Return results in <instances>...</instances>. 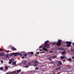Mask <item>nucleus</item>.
Returning a JSON list of instances; mask_svg holds the SVG:
<instances>
[{
    "label": "nucleus",
    "instance_id": "dca6fc26",
    "mask_svg": "<svg viewBox=\"0 0 74 74\" xmlns=\"http://www.w3.org/2000/svg\"><path fill=\"white\" fill-rule=\"evenodd\" d=\"M49 42V40H47V41H46L45 42L44 44H47V43H48Z\"/></svg>",
    "mask_w": 74,
    "mask_h": 74
},
{
    "label": "nucleus",
    "instance_id": "393cba45",
    "mask_svg": "<svg viewBox=\"0 0 74 74\" xmlns=\"http://www.w3.org/2000/svg\"><path fill=\"white\" fill-rule=\"evenodd\" d=\"M60 67H59V68H56V70H60Z\"/></svg>",
    "mask_w": 74,
    "mask_h": 74
},
{
    "label": "nucleus",
    "instance_id": "f8f14e48",
    "mask_svg": "<svg viewBox=\"0 0 74 74\" xmlns=\"http://www.w3.org/2000/svg\"><path fill=\"white\" fill-rule=\"evenodd\" d=\"M58 63H59L60 64V65H63V64H62V61H58Z\"/></svg>",
    "mask_w": 74,
    "mask_h": 74
},
{
    "label": "nucleus",
    "instance_id": "4468645a",
    "mask_svg": "<svg viewBox=\"0 0 74 74\" xmlns=\"http://www.w3.org/2000/svg\"><path fill=\"white\" fill-rule=\"evenodd\" d=\"M29 67V65H25L24 66V67H25V68H27Z\"/></svg>",
    "mask_w": 74,
    "mask_h": 74
},
{
    "label": "nucleus",
    "instance_id": "a18cd8bd",
    "mask_svg": "<svg viewBox=\"0 0 74 74\" xmlns=\"http://www.w3.org/2000/svg\"><path fill=\"white\" fill-rule=\"evenodd\" d=\"M29 57H32V55H30V56H29Z\"/></svg>",
    "mask_w": 74,
    "mask_h": 74
},
{
    "label": "nucleus",
    "instance_id": "49530a36",
    "mask_svg": "<svg viewBox=\"0 0 74 74\" xmlns=\"http://www.w3.org/2000/svg\"><path fill=\"white\" fill-rule=\"evenodd\" d=\"M72 44H73V45H74V42Z\"/></svg>",
    "mask_w": 74,
    "mask_h": 74
},
{
    "label": "nucleus",
    "instance_id": "09e8293b",
    "mask_svg": "<svg viewBox=\"0 0 74 74\" xmlns=\"http://www.w3.org/2000/svg\"><path fill=\"white\" fill-rule=\"evenodd\" d=\"M25 52V51H24V52Z\"/></svg>",
    "mask_w": 74,
    "mask_h": 74
},
{
    "label": "nucleus",
    "instance_id": "7c9ffc66",
    "mask_svg": "<svg viewBox=\"0 0 74 74\" xmlns=\"http://www.w3.org/2000/svg\"><path fill=\"white\" fill-rule=\"evenodd\" d=\"M35 70H38V68H37V67H36L35 68Z\"/></svg>",
    "mask_w": 74,
    "mask_h": 74
},
{
    "label": "nucleus",
    "instance_id": "412c9836",
    "mask_svg": "<svg viewBox=\"0 0 74 74\" xmlns=\"http://www.w3.org/2000/svg\"><path fill=\"white\" fill-rule=\"evenodd\" d=\"M3 67H1L0 68V70H3Z\"/></svg>",
    "mask_w": 74,
    "mask_h": 74
},
{
    "label": "nucleus",
    "instance_id": "473e14b6",
    "mask_svg": "<svg viewBox=\"0 0 74 74\" xmlns=\"http://www.w3.org/2000/svg\"><path fill=\"white\" fill-rule=\"evenodd\" d=\"M0 51H3V50L2 49H0Z\"/></svg>",
    "mask_w": 74,
    "mask_h": 74
},
{
    "label": "nucleus",
    "instance_id": "c03bdc74",
    "mask_svg": "<svg viewBox=\"0 0 74 74\" xmlns=\"http://www.w3.org/2000/svg\"><path fill=\"white\" fill-rule=\"evenodd\" d=\"M32 63H34V61H32Z\"/></svg>",
    "mask_w": 74,
    "mask_h": 74
},
{
    "label": "nucleus",
    "instance_id": "58836bf2",
    "mask_svg": "<svg viewBox=\"0 0 74 74\" xmlns=\"http://www.w3.org/2000/svg\"><path fill=\"white\" fill-rule=\"evenodd\" d=\"M59 50H62V48H59Z\"/></svg>",
    "mask_w": 74,
    "mask_h": 74
},
{
    "label": "nucleus",
    "instance_id": "72a5a7b5",
    "mask_svg": "<svg viewBox=\"0 0 74 74\" xmlns=\"http://www.w3.org/2000/svg\"><path fill=\"white\" fill-rule=\"evenodd\" d=\"M40 53L39 52H37L36 53V54L37 55H38Z\"/></svg>",
    "mask_w": 74,
    "mask_h": 74
},
{
    "label": "nucleus",
    "instance_id": "a19ab883",
    "mask_svg": "<svg viewBox=\"0 0 74 74\" xmlns=\"http://www.w3.org/2000/svg\"><path fill=\"white\" fill-rule=\"evenodd\" d=\"M42 51V49H40V51Z\"/></svg>",
    "mask_w": 74,
    "mask_h": 74
},
{
    "label": "nucleus",
    "instance_id": "7ed1b4c3",
    "mask_svg": "<svg viewBox=\"0 0 74 74\" xmlns=\"http://www.w3.org/2000/svg\"><path fill=\"white\" fill-rule=\"evenodd\" d=\"M66 43L67 44L66 45V47H71V42L67 41L66 42Z\"/></svg>",
    "mask_w": 74,
    "mask_h": 74
},
{
    "label": "nucleus",
    "instance_id": "de8ad7c7",
    "mask_svg": "<svg viewBox=\"0 0 74 74\" xmlns=\"http://www.w3.org/2000/svg\"><path fill=\"white\" fill-rule=\"evenodd\" d=\"M41 53H44V52H42Z\"/></svg>",
    "mask_w": 74,
    "mask_h": 74
},
{
    "label": "nucleus",
    "instance_id": "b1692460",
    "mask_svg": "<svg viewBox=\"0 0 74 74\" xmlns=\"http://www.w3.org/2000/svg\"><path fill=\"white\" fill-rule=\"evenodd\" d=\"M5 70H8V67L7 66L5 67Z\"/></svg>",
    "mask_w": 74,
    "mask_h": 74
},
{
    "label": "nucleus",
    "instance_id": "79ce46f5",
    "mask_svg": "<svg viewBox=\"0 0 74 74\" xmlns=\"http://www.w3.org/2000/svg\"><path fill=\"white\" fill-rule=\"evenodd\" d=\"M23 72L22 71V72L21 73V74H23Z\"/></svg>",
    "mask_w": 74,
    "mask_h": 74
},
{
    "label": "nucleus",
    "instance_id": "0eeeda50",
    "mask_svg": "<svg viewBox=\"0 0 74 74\" xmlns=\"http://www.w3.org/2000/svg\"><path fill=\"white\" fill-rule=\"evenodd\" d=\"M12 49L13 51H16V49L13 47L12 48Z\"/></svg>",
    "mask_w": 74,
    "mask_h": 74
},
{
    "label": "nucleus",
    "instance_id": "39448f33",
    "mask_svg": "<svg viewBox=\"0 0 74 74\" xmlns=\"http://www.w3.org/2000/svg\"><path fill=\"white\" fill-rule=\"evenodd\" d=\"M22 63L23 64H24V65H25V64L27 63V62H26L25 60H24L23 61Z\"/></svg>",
    "mask_w": 74,
    "mask_h": 74
},
{
    "label": "nucleus",
    "instance_id": "ea45409f",
    "mask_svg": "<svg viewBox=\"0 0 74 74\" xmlns=\"http://www.w3.org/2000/svg\"><path fill=\"white\" fill-rule=\"evenodd\" d=\"M22 59H24V58H25V57H22Z\"/></svg>",
    "mask_w": 74,
    "mask_h": 74
},
{
    "label": "nucleus",
    "instance_id": "2eb2a0df",
    "mask_svg": "<svg viewBox=\"0 0 74 74\" xmlns=\"http://www.w3.org/2000/svg\"><path fill=\"white\" fill-rule=\"evenodd\" d=\"M61 59H64L65 57L64 56H61L60 57Z\"/></svg>",
    "mask_w": 74,
    "mask_h": 74
},
{
    "label": "nucleus",
    "instance_id": "f257e3e1",
    "mask_svg": "<svg viewBox=\"0 0 74 74\" xmlns=\"http://www.w3.org/2000/svg\"><path fill=\"white\" fill-rule=\"evenodd\" d=\"M19 54V53H11L9 56L10 57L11 56H12V55L14 56H16L17 55H18Z\"/></svg>",
    "mask_w": 74,
    "mask_h": 74
},
{
    "label": "nucleus",
    "instance_id": "9d476101",
    "mask_svg": "<svg viewBox=\"0 0 74 74\" xmlns=\"http://www.w3.org/2000/svg\"><path fill=\"white\" fill-rule=\"evenodd\" d=\"M33 65L34 66H38V64H37V63H35L33 64Z\"/></svg>",
    "mask_w": 74,
    "mask_h": 74
},
{
    "label": "nucleus",
    "instance_id": "6ab92c4d",
    "mask_svg": "<svg viewBox=\"0 0 74 74\" xmlns=\"http://www.w3.org/2000/svg\"><path fill=\"white\" fill-rule=\"evenodd\" d=\"M27 55H28V54L26 53L24 54V56H25V57L27 56Z\"/></svg>",
    "mask_w": 74,
    "mask_h": 74
},
{
    "label": "nucleus",
    "instance_id": "aec40b11",
    "mask_svg": "<svg viewBox=\"0 0 74 74\" xmlns=\"http://www.w3.org/2000/svg\"><path fill=\"white\" fill-rule=\"evenodd\" d=\"M16 53H19V54L18 55H19V56H22V54L21 53L20 54V53H19V52Z\"/></svg>",
    "mask_w": 74,
    "mask_h": 74
},
{
    "label": "nucleus",
    "instance_id": "c85d7f7f",
    "mask_svg": "<svg viewBox=\"0 0 74 74\" xmlns=\"http://www.w3.org/2000/svg\"><path fill=\"white\" fill-rule=\"evenodd\" d=\"M49 53H53V51H51L49 52Z\"/></svg>",
    "mask_w": 74,
    "mask_h": 74
},
{
    "label": "nucleus",
    "instance_id": "20e7f679",
    "mask_svg": "<svg viewBox=\"0 0 74 74\" xmlns=\"http://www.w3.org/2000/svg\"><path fill=\"white\" fill-rule=\"evenodd\" d=\"M5 55L4 53H0V56H5Z\"/></svg>",
    "mask_w": 74,
    "mask_h": 74
},
{
    "label": "nucleus",
    "instance_id": "f3484780",
    "mask_svg": "<svg viewBox=\"0 0 74 74\" xmlns=\"http://www.w3.org/2000/svg\"><path fill=\"white\" fill-rule=\"evenodd\" d=\"M35 63H36L37 64H38L39 62H38V61H37V60H35Z\"/></svg>",
    "mask_w": 74,
    "mask_h": 74
},
{
    "label": "nucleus",
    "instance_id": "3c124183",
    "mask_svg": "<svg viewBox=\"0 0 74 74\" xmlns=\"http://www.w3.org/2000/svg\"><path fill=\"white\" fill-rule=\"evenodd\" d=\"M6 60H7V58L6 59Z\"/></svg>",
    "mask_w": 74,
    "mask_h": 74
},
{
    "label": "nucleus",
    "instance_id": "2f4dec72",
    "mask_svg": "<svg viewBox=\"0 0 74 74\" xmlns=\"http://www.w3.org/2000/svg\"><path fill=\"white\" fill-rule=\"evenodd\" d=\"M45 48H44V47H43L42 48V50H44V51H45Z\"/></svg>",
    "mask_w": 74,
    "mask_h": 74
},
{
    "label": "nucleus",
    "instance_id": "8fccbe9b",
    "mask_svg": "<svg viewBox=\"0 0 74 74\" xmlns=\"http://www.w3.org/2000/svg\"><path fill=\"white\" fill-rule=\"evenodd\" d=\"M72 51H73V50H72Z\"/></svg>",
    "mask_w": 74,
    "mask_h": 74
},
{
    "label": "nucleus",
    "instance_id": "a211bd4d",
    "mask_svg": "<svg viewBox=\"0 0 74 74\" xmlns=\"http://www.w3.org/2000/svg\"><path fill=\"white\" fill-rule=\"evenodd\" d=\"M13 65H15L16 64V62H14L12 63Z\"/></svg>",
    "mask_w": 74,
    "mask_h": 74
},
{
    "label": "nucleus",
    "instance_id": "4be33fe9",
    "mask_svg": "<svg viewBox=\"0 0 74 74\" xmlns=\"http://www.w3.org/2000/svg\"><path fill=\"white\" fill-rule=\"evenodd\" d=\"M66 53V51H62V53H63V54H64V53Z\"/></svg>",
    "mask_w": 74,
    "mask_h": 74
},
{
    "label": "nucleus",
    "instance_id": "1a4fd4ad",
    "mask_svg": "<svg viewBox=\"0 0 74 74\" xmlns=\"http://www.w3.org/2000/svg\"><path fill=\"white\" fill-rule=\"evenodd\" d=\"M49 44H45V46H44V47L45 48H46V47H47L49 46Z\"/></svg>",
    "mask_w": 74,
    "mask_h": 74
},
{
    "label": "nucleus",
    "instance_id": "9b49d317",
    "mask_svg": "<svg viewBox=\"0 0 74 74\" xmlns=\"http://www.w3.org/2000/svg\"><path fill=\"white\" fill-rule=\"evenodd\" d=\"M9 64H11L12 63V60L11 59H10L9 60Z\"/></svg>",
    "mask_w": 74,
    "mask_h": 74
},
{
    "label": "nucleus",
    "instance_id": "c756f323",
    "mask_svg": "<svg viewBox=\"0 0 74 74\" xmlns=\"http://www.w3.org/2000/svg\"><path fill=\"white\" fill-rule=\"evenodd\" d=\"M6 52L7 53H8L9 52V50L6 51Z\"/></svg>",
    "mask_w": 74,
    "mask_h": 74
},
{
    "label": "nucleus",
    "instance_id": "bb28decb",
    "mask_svg": "<svg viewBox=\"0 0 74 74\" xmlns=\"http://www.w3.org/2000/svg\"><path fill=\"white\" fill-rule=\"evenodd\" d=\"M42 48V45L40 46L39 47V48Z\"/></svg>",
    "mask_w": 74,
    "mask_h": 74
},
{
    "label": "nucleus",
    "instance_id": "c9c22d12",
    "mask_svg": "<svg viewBox=\"0 0 74 74\" xmlns=\"http://www.w3.org/2000/svg\"><path fill=\"white\" fill-rule=\"evenodd\" d=\"M56 44V43H55V42H53L52 45H54V44Z\"/></svg>",
    "mask_w": 74,
    "mask_h": 74
},
{
    "label": "nucleus",
    "instance_id": "603ef678",
    "mask_svg": "<svg viewBox=\"0 0 74 74\" xmlns=\"http://www.w3.org/2000/svg\"><path fill=\"white\" fill-rule=\"evenodd\" d=\"M35 56H36V54H35Z\"/></svg>",
    "mask_w": 74,
    "mask_h": 74
},
{
    "label": "nucleus",
    "instance_id": "f704fd0d",
    "mask_svg": "<svg viewBox=\"0 0 74 74\" xmlns=\"http://www.w3.org/2000/svg\"><path fill=\"white\" fill-rule=\"evenodd\" d=\"M61 60H62V61H63V62H65V60H63V59Z\"/></svg>",
    "mask_w": 74,
    "mask_h": 74
},
{
    "label": "nucleus",
    "instance_id": "5701e85b",
    "mask_svg": "<svg viewBox=\"0 0 74 74\" xmlns=\"http://www.w3.org/2000/svg\"><path fill=\"white\" fill-rule=\"evenodd\" d=\"M68 60L69 61V62H70V61L71 60V59L70 58H69L68 59Z\"/></svg>",
    "mask_w": 74,
    "mask_h": 74
},
{
    "label": "nucleus",
    "instance_id": "423d86ee",
    "mask_svg": "<svg viewBox=\"0 0 74 74\" xmlns=\"http://www.w3.org/2000/svg\"><path fill=\"white\" fill-rule=\"evenodd\" d=\"M28 53L29 55H33L34 54V52H29Z\"/></svg>",
    "mask_w": 74,
    "mask_h": 74
},
{
    "label": "nucleus",
    "instance_id": "cd10ccee",
    "mask_svg": "<svg viewBox=\"0 0 74 74\" xmlns=\"http://www.w3.org/2000/svg\"><path fill=\"white\" fill-rule=\"evenodd\" d=\"M45 51H48V49H45Z\"/></svg>",
    "mask_w": 74,
    "mask_h": 74
},
{
    "label": "nucleus",
    "instance_id": "e433bc0d",
    "mask_svg": "<svg viewBox=\"0 0 74 74\" xmlns=\"http://www.w3.org/2000/svg\"><path fill=\"white\" fill-rule=\"evenodd\" d=\"M46 48H49V46H47V47H46Z\"/></svg>",
    "mask_w": 74,
    "mask_h": 74
},
{
    "label": "nucleus",
    "instance_id": "4c0bfd02",
    "mask_svg": "<svg viewBox=\"0 0 74 74\" xmlns=\"http://www.w3.org/2000/svg\"><path fill=\"white\" fill-rule=\"evenodd\" d=\"M1 63H3V60H1Z\"/></svg>",
    "mask_w": 74,
    "mask_h": 74
},
{
    "label": "nucleus",
    "instance_id": "6e6552de",
    "mask_svg": "<svg viewBox=\"0 0 74 74\" xmlns=\"http://www.w3.org/2000/svg\"><path fill=\"white\" fill-rule=\"evenodd\" d=\"M28 64H29V65L30 66H32L33 64L32 62H28Z\"/></svg>",
    "mask_w": 74,
    "mask_h": 74
},
{
    "label": "nucleus",
    "instance_id": "a878e982",
    "mask_svg": "<svg viewBox=\"0 0 74 74\" xmlns=\"http://www.w3.org/2000/svg\"><path fill=\"white\" fill-rule=\"evenodd\" d=\"M51 58L52 59H54V58H56V56H54V57H52Z\"/></svg>",
    "mask_w": 74,
    "mask_h": 74
},
{
    "label": "nucleus",
    "instance_id": "37998d69",
    "mask_svg": "<svg viewBox=\"0 0 74 74\" xmlns=\"http://www.w3.org/2000/svg\"><path fill=\"white\" fill-rule=\"evenodd\" d=\"M72 58H73V59H74V56L72 57Z\"/></svg>",
    "mask_w": 74,
    "mask_h": 74
},
{
    "label": "nucleus",
    "instance_id": "864d4df0",
    "mask_svg": "<svg viewBox=\"0 0 74 74\" xmlns=\"http://www.w3.org/2000/svg\"><path fill=\"white\" fill-rule=\"evenodd\" d=\"M73 66H74V65H73Z\"/></svg>",
    "mask_w": 74,
    "mask_h": 74
},
{
    "label": "nucleus",
    "instance_id": "ddd939ff",
    "mask_svg": "<svg viewBox=\"0 0 74 74\" xmlns=\"http://www.w3.org/2000/svg\"><path fill=\"white\" fill-rule=\"evenodd\" d=\"M8 54H7L6 56H5V57H6V58H8V59H9V57H8Z\"/></svg>",
    "mask_w": 74,
    "mask_h": 74
},
{
    "label": "nucleus",
    "instance_id": "f03ea898",
    "mask_svg": "<svg viewBox=\"0 0 74 74\" xmlns=\"http://www.w3.org/2000/svg\"><path fill=\"white\" fill-rule=\"evenodd\" d=\"M61 44H62V40L60 39L58 40L57 45L58 47H59V46L61 45Z\"/></svg>",
    "mask_w": 74,
    "mask_h": 74
}]
</instances>
